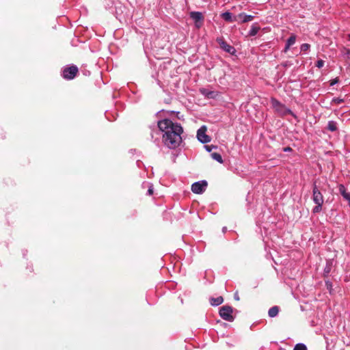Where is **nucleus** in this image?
<instances>
[{
    "label": "nucleus",
    "instance_id": "1",
    "mask_svg": "<svg viewBox=\"0 0 350 350\" xmlns=\"http://www.w3.org/2000/svg\"><path fill=\"white\" fill-rule=\"evenodd\" d=\"M157 126L162 133V142L170 149H175L182 142L183 129L180 124L165 118L158 121Z\"/></svg>",
    "mask_w": 350,
    "mask_h": 350
},
{
    "label": "nucleus",
    "instance_id": "2",
    "mask_svg": "<svg viewBox=\"0 0 350 350\" xmlns=\"http://www.w3.org/2000/svg\"><path fill=\"white\" fill-rule=\"evenodd\" d=\"M271 103L273 108L281 116H286L288 114L291 115L295 118H297L296 115L288 108H287L284 104L280 103L278 100L275 98H271Z\"/></svg>",
    "mask_w": 350,
    "mask_h": 350
},
{
    "label": "nucleus",
    "instance_id": "3",
    "mask_svg": "<svg viewBox=\"0 0 350 350\" xmlns=\"http://www.w3.org/2000/svg\"><path fill=\"white\" fill-rule=\"evenodd\" d=\"M233 308L230 306H223L219 308V316L225 321L232 322L234 317L232 315Z\"/></svg>",
    "mask_w": 350,
    "mask_h": 350
},
{
    "label": "nucleus",
    "instance_id": "4",
    "mask_svg": "<svg viewBox=\"0 0 350 350\" xmlns=\"http://www.w3.org/2000/svg\"><path fill=\"white\" fill-rule=\"evenodd\" d=\"M312 199L315 204H323V202H324L323 196L321 190L317 185L316 181L314 182L313 185H312Z\"/></svg>",
    "mask_w": 350,
    "mask_h": 350
},
{
    "label": "nucleus",
    "instance_id": "5",
    "mask_svg": "<svg viewBox=\"0 0 350 350\" xmlns=\"http://www.w3.org/2000/svg\"><path fill=\"white\" fill-rule=\"evenodd\" d=\"M79 70L77 66L72 65L68 67H66L62 70V77L64 79L67 80L73 79L77 75Z\"/></svg>",
    "mask_w": 350,
    "mask_h": 350
},
{
    "label": "nucleus",
    "instance_id": "6",
    "mask_svg": "<svg viewBox=\"0 0 350 350\" xmlns=\"http://www.w3.org/2000/svg\"><path fill=\"white\" fill-rule=\"evenodd\" d=\"M207 187V182L206 180H200L196 182L191 185V191L196 194L202 193Z\"/></svg>",
    "mask_w": 350,
    "mask_h": 350
},
{
    "label": "nucleus",
    "instance_id": "7",
    "mask_svg": "<svg viewBox=\"0 0 350 350\" xmlns=\"http://www.w3.org/2000/svg\"><path fill=\"white\" fill-rule=\"evenodd\" d=\"M216 42L219 44L220 48L223 49L226 53H228L231 55H234L236 52V49L234 46L228 44L223 38H217Z\"/></svg>",
    "mask_w": 350,
    "mask_h": 350
},
{
    "label": "nucleus",
    "instance_id": "8",
    "mask_svg": "<svg viewBox=\"0 0 350 350\" xmlns=\"http://www.w3.org/2000/svg\"><path fill=\"white\" fill-rule=\"evenodd\" d=\"M206 128L201 126L197 131V138L202 144H206L211 141V137L206 134Z\"/></svg>",
    "mask_w": 350,
    "mask_h": 350
},
{
    "label": "nucleus",
    "instance_id": "9",
    "mask_svg": "<svg viewBox=\"0 0 350 350\" xmlns=\"http://www.w3.org/2000/svg\"><path fill=\"white\" fill-rule=\"evenodd\" d=\"M190 17L194 21L195 25L197 27H200L202 25L204 16L200 12H190Z\"/></svg>",
    "mask_w": 350,
    "mask_h": 350
},
{
    "label": "nucleus",
    "instance_id": "10",
    "mask_svg": "<svg viewBox=\"0 0 350 350\" xmlns=\"http://www.w3.org/2000/svg\"><path fill=\"white\" fill-rule=\"evenodd\" d=\"M151 138L153 141V142L157 145L159 146L160 144V138L161 136L162 137V133L161 131L157 130L156 129H151V133H150Z\"/></svg>",
    "mask_w": 350,
    "mask_h": 350
},
{
    "label": "nucleus",
    "instance_id": "11",
    "mask_svg": "<svg viewBox=\"0 0 350 350\" xmlns=\"http://www.w3.org/2000/svg\"><path fill=\"white\" fill-rule=\"evenodd\" d=\"M338 189L344 199L349 202V205L350 206V193L347 192L346 188L343 185H340Z\"/></svg>",
    "mask_w": 350,
    "mask_h": 350
},
{
    "label": "nucleus",
    "instance_id": "12",
    "mask_svg": "<svg viewBox=\"0 0 350 350\" xmlns=\"http://www.w3.org/2000/svg\"><path fill=\"white\" fill-rule=\"evenodd\" d=\"M238 17L241 19L242 23H247L254 19V16L252 15L247 14L244 12L240 13Z\"/></svg>",
    "mask_w": 350,
    "mask_h": 350
},
{
    "label": "nucleus",
    "instance_id": "13",
    "mask_svg": "<svg viewBox=\"0 0 350 350\" xmlns=\"http://www.w3.org/2000/svg\"><path fill=\"white\" fill-rule=\"evenodd\" d=\"M224 301V299L222 297L219 296L217 297H211L210 299V304L213 306H217L221 304Z\"/></svg>",
    "mask_w": 350,
    "mask_h": 350
},
{
    "label": "nucleus",
    "instance_id": "14",
    "mask_svg": "<svg viewBox=\"0 0 350 350\" xmlns=\"http://www.w3.org/2000/svg\"><path fill=\"white\" fill-rule=\"evenodd\" d=\"M260 27L256 24L254 23L252 25L250 30L248 32V36H256L258 32L260 30Z\"/></svg>",
    "mask_w": 350,
    "mask_h": 350
},
{
    "label": "nucleus",
    "instance_id": "15",
    "mask_svg": "<svg viewBox=\"0 0 350 350\" xmlns=\"http://www.w3.org/2000/svg\"><path fill=\"white\" fill-rule=\"evenodd\" d=\"M278 312H279V307L277 306H275L271 307L269 310L268 314H269V317L273 318V317H275L278 314Z\"/></svg>",
    "mask_w": 350,
    "mask_h": 350
},
{
    "label": "nucleus",
    "instance_id": "16",
    "mask_svg": "<svg viewBox=\"0 0 350 350\" xmlns=\"http://www.w3.org/2000/svg\"><path fill=\"white\" fill-rule=\"evenodd\" d=\"M327 129L332 132L337 131V122L334 120H329L327 123Z\"/></svg>",
    "mask_w": 350,
    "mask_h": 350
},
{
    "label": "nucleus",
    "instance_id": "17",
    "mask_svg": "<svg viewBox=\"0 0 350 350\" xmlns=\"http://www.w3.org/2000/svg\"><path fill=\"white\" fill-rule=\"evenodd\" d=\"M222 18L228 22H232L234 20L232 19V14L231 12H226L221 14Z\"/></svg>",
    "mask_w": 350,
    "mask_h": 350
},
{
    "label": "nucleus",
    "instance_id": "18",
    "mask_svg": "<svg viewBox=\"0 0 350 350\" xmlns=\"http://www.w3.org/2000/svg\"><path fill=\"white\" fill-rule=\"evenodd\" d=\"M211 156L213 159L217 161L219 163H223L224 161L221 155L219 153L213 152L211 153Z\"/></svg>",
    "mask_w": 350,
    "mask_h": 350
},
{
    "label": "nucleus",
    "instance_id": "19",
    "mask_svg": "<svg viewBox=\"0 0 350 350\" xmlns=\"http://www.w3.org/2000/svg\"><path fill=\"white\" fill-rule=\"evenodd\" d=\"M332 267V262L331 260L327 261L326 266L324 268V275L325 276L328 275L331 271Z\"/></svg>",
    "mask_w": 350,
    "mask_h": 350
},
{
    "label": "nucleus",
    "instance_id": "20",
    "mask_svg": "<svg viewBox=\"0 0 350 350\" xmlns=\"http://www.w3.org/2000/svg\"><path fill=\"white\" fill-rule=\"evenodd\" d=\"M296 41V36L294 34H292L286 40V44L288 46H292L295 43Z\"/></svg>",
    "mask_w": 350,
    "mask_h": 350
},
{
    "label": "nucleus",
    "instance_id": "21",
    "mask_svg": "<svg viewBox=\"0 0 350 350\" xmlns=\"http://www.w3.org/2000/svg\"><path fill=\"white\" fill-rule=\"evenodd\" d=\"M341 53H342V55L343 56L344 58L349 59V57H350V49H349L344 47L342 49Z\"/></svg>",
    "mask_w": 350,
    "mask_h": 350
},
{
    "label": "nucleus",
    "instance_id": "22",
    "mask_svg": "<svg viewBox=\"0 0 350 350\" xmlns=\"http://www.w3.org/2000/svg\"><path fill=\"white\" fill-rule=\"evenodd\" d=\"M293 350H307V347L304 343H297Z\"/></svg>",
    "mask_w": 350,
    "mask_h": 350
},
{
    "label": "nucleus",
    "instance_id": "23",
    "mask_svg": "<svg viewBox=\"0 0 350 350\" xmlns=\"http://www.w3.org/2000/svg\"><path fill=\"white\" fill-rule=\"evenodd\" d=\"M323 204H316V206L312 209V213H318L320 211H321Z\"/></svg>",
    "mask_w": 350,
    "mask_h": 350
},
{
    "label": "nucleus",
    "instance_id": "24",
    "mask_svg": "<svg viewBox=\"0 0 350 350\" xmlns=\"http://www.w3.org/2000/svg\"><path fill=\"white\" fill-rule=\"evenodd\" d=\"M310 47V45L309 44L304 43L301 45L300 50L302 52H305V51H307L308 50H309Z\"/></svg>",
    "mask_w": 350,
    "mask_h": 350
},
{
    "label": "nucleus",
    "instance_id": "25",
    "mask_svg": "<svg viewBox=\"0 0 350 350\" xmlns=\"http://www.w3.org/2000/svg\"><path fill=\"white\" fill-rule=\"evenodd\" d=\"M343 102H344V99L338 98V97L334 98L332 100V103L338 104V105L342 103Z\"/></svg>",
    "mask_w": 350,
    "mask_h": 350
},
{
    "label": "nucleus",
    "instance_id": "26",
    "mask_svg": "<svg viewBox=\"0 0 350 350\" xmlns=\"http://www.w3.org/2000/svg\"><path fill=\"white\" fill-rule=\"evenodd\" d=\"M324 66V61L322 59H319L316 63V66L319 68H322Z\"/></svg>",
    "mask_w": 350,
    "mask_h": 350
},
{
    "label": "nucleus",
    "instance_id": "27",
    "mask_svg": "<svg viewBox=\"0 0 350 350\" xmlns=\"http://www.w3.org/2000/svg\"><path fill=\"white\" fill-rule=\"evenodd\" d=\"M204 148H205V149H206V151H208V152H211V151H212V150H213V148H215L216 147H215V146H208V145H206V146H204Z\"/></svg>",
    "mask_w": 350,
    "mask_h": 350
},
{
    "label": "nucleus",
    "instance_id": "28",
    "mask_svg": "<svg viewBox=\"0 0 350 350\" xmlns=\"http://www.w3.org/2000/svg\"><path fill=\"white\" fill-rule=\"evenodd\" d=\"M338 83V78H335V79H334L330 81V85L333 86V85H336Z\"/></svg>",
    "mask_w": 350,
    "mask_h": 350
},
{
    "label": "nucleus",
    "instance_id": "29",
    "mask_svg": "<svg viewBox=\"0 0 350 350\" xmlns=\"http://www.w3.org/2000/svg\"><path fill=\"white\" fill-rule=\"evenodd\" d=\"M153 193V187L150 185L148 189L147 194L150 196Z\"/></svg>",
    "mask_w": 350,
    "mask_h": 350
},
{
    "label": "nucleus",
    "instance_id": "30",
    "mask_svg": "<svg viewBox=\"0 0 350 350\" xmlns=\"http://www.w3.org/2000/svg\"><path fill=\"white\" fill-rule=\"evenodd\" d=\"M283 151L285 152H292L293 149L291 147L287 146L283 148Z\"/></svg>",
    "mask_w": 350,
    "mask_h": 350
},
{
    "label": "nucleus",
    "instance_id": "31",
    "mask_svg": "<svg viewBox=\"0 0 350 350\" xmlns=\"http://www.w3.org/2000/svg\"><path fill=\"white\" fill-rule=\"evenodd\" d=\"M291 46H288L286 43V45H285V47H284V52H287L289 49V48L291 47Z\"/></svg>",
    "mask_w": 350,
    "mask_h": 350
},
{
    "label": "nucleus",
    "instance_id": "32",
    "mask_svg": "<svg viewBox=\"0 0 350 350\" xmlns=\"http://www.w3.org/2000/svg\"><path fill=\"white\" fill-rule=\"evenodd\" d=\"M326 285L327 288H329L332 286V284L329 282H326Z\"/></svg>",
    "mask_w": 350,
    "mask_h": 350
},
{
    "label": "nucleus",
    "instance_id": "33",
    "mask_svg": "<svg viewBox=\"0 0 350 350\" xmlns=\"http://www.w3.org/2000/svg\"><path fill=\"white\" fill-rule=\"evenodd\" d=\"M234 298H235V299H237V300H239V297L237 295H234Z\"/></svg>",
    "mask_w": 350,
    "mask_h": 350
},
{
    "label": "nucleus",
    "instance_id": "34",
    "mask_svg": "<svg viewBox=\"0 0 350 350\" xmlns=\"http://www.w3.org/2000/svg\"><path fill=\"white\" fill-rule=\"evenodd\" d=\"M226 227H224L223 228V232H226Z\"/></svg>",
    "mask_w": 350,
    "mask_h": 350
},
{
    "label": "nucleus",
    "instance_id": "35",
    "mask_svg": "<svg viewBox=\"0 0 350 350\" xmlns=\"http://www.w3.org/2000/svg\"><path fill=\"white\" fill-rule=\"evenodd\" d=\"M348 39H349V40L350 41V33H349V34H348Z\"/></svg>",
    "mask_w": 350,
    "mask_h": 350
}]
</instances>
